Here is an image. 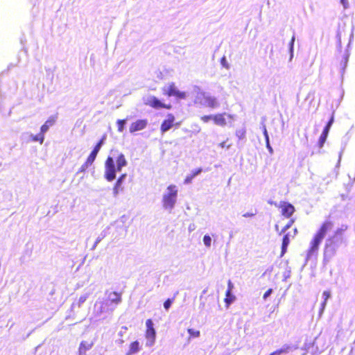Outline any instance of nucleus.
I'll use <instances>...</instances> for the list:
<instances>
[{
  "instance_id": "nucleus-20",
  "label": "nucleus",
  "mask_w": 355,
  "mask_h": 355,
  "mask_svg": "<svg viewBox=\"0 0 355 355\" xmlns=\"http://www.w3.org/2000/svg\"><path fill=\"white\" fill-rule=\"evenodd\" d=\"M187 332L189 334V340L191 338H198L200 335V331L194 329H188Z\"/></svg>"
},
{
  "instance_id": "nucleus-38",
  "label": "nucleus",
  "mask_w": 355,
  "mask_h": 355,
  "mask_svg": "<svg viewBox=\"0 0 355 355\" xmlns=\"http://www.w3.org/2000/svg\"><path fill=\"white\" fill-rule=\"evenodd\" d=\"M101 146H102L101 145L96 144L92 151L94 152V153L98 155Z\"/></svg>"
},
{
  "instance_id": "nucleus-16",
  "label": "nucleus",
  "mask_w": 355,
  "mask_h": 355,
  "mask_svg": "<svg viewBox=\"0 0 355 355\" xmlns=\"http://www.w3.org/2000/svg\"><path fill=\"white\" fill-rule=\"evenodd\" d=\"M139 350V343L138 341L132 342L130 344L128 352H127L128 355H130L132 354H135Z\"/></svg>"
},
{
  "instance_id": "nucleus-23",
  "label": "nucleus",
  "mask_w": 355,
  "mask_h": 355,
  "mask_svg": "<svg viewBox=\"0 0 355 355\" xmlns=\"http://www.w3.org/2000/svg\"><path fill=\"white\" fill-rule=\"evenodd\" d=\"M175 295H174L172 298H168L167 300H166L164 301V307L166 310H168L171 307L172 303L175 300Z\"/></svg>"
},
{
  "instance_id": "nucleus-11",
  "label": "nucleus",
  "mask_w": 355,
  "mask_h": 355,
  "mask_svg": "<svg viewBox=\"0 0 355 355\" xmlns=\"http://www.w3.org/2000/svg\"><path fill=\"white\" fill-rule=\"evenodd\" d=\"M147 125L148 121L146 119H139L130 124L129 130L130 132L142 130L147 126Z\"/></svg>"
},
{
  "instance_id": "nucleus-49",
  "label": "nucleus",
  "mask_w": 355,
  "mask_h": 355,
  "mask_svg": "<svg viewBox=\"0 0 355 355\" xmlns=\"http://www.w3.org/2000/svg\"><path fill=\"white\" fill-rule=\"evenodd\" d=\"M294 41H295V37H293L291 40V42H290V45H291V51L293 50V43H294Z\"/></svg>"
},
{
  "instance_id": "nucleus-14",
  "label": "nucleus",
  "mask_w": 355,
  "mask_h": 355,
  "mask_svg": "<svg viewBox=\"0 0 355 355\" xmlns=\"http://www.w3.org/2000/svg\"><path fill=\"white\" fill-rule=\"evenodd\" d=\"M56 118L55 116H51L49 118L45 123L40 128V132H42L44 135L46 132L48 131L49 128L53 125L55 123Z\"/></svg>"
},
{
  "instance_id": "nucleus-1",
  "label": "nucleus",
  "mask_w": 355,
  "mask_h": 355,
  "mask_svg": "<svg viewBox=\"0 0 355 355\" xmlns=\"http://www.w3.org/2000/svg\"><path fill=\"white\" fill-rule=\"evenodd\" d=\"M111 155H109L105 162V178L112 182L116 178V173L121 171L125 166L128 162L125 155L117 149L110 150Z\"/></svg>"
},
{
  "instance_id": "nucleus-10",
  "label": "nucleus",
  "mask_w": 355,
  "mask_h": 355,
  "mask_svg": "<svg viewBox=\"0 0 355 355\" xmlns=\"http://www.w3.org/2000/svg\"><path fill=\"white\" fill-rule=\"evenodd\" d=\"M147 105L155 109L165 108L167 110H171L172 108V105L170 103H163L155 96H152L147 103Z\"/></svg>"
},
{
  "instance_id": "nucleus-3",
  "label": "nucleus",
  "mask_w": 355,
  "mask_h": 355,
  "mask_svg": "<svg viewBox=\"0 0 355 355\" xmlns=\"http://www.w3.org/2000/svg\"><path fill=\"white\" fill-rule=\"evenodd\" d=\"M347 227H341L337 229L334 234L327 239L324 248V256H332L335 254L337 247L339 243L343 242V232L347 230Z\"/></svg>"
},
{
  "instance_id": "nucleus-26",
  "label": "nucleus",
  "mask_w": 355,
  "mask_h": 355,
  "mask_svg": "<svg viewBox=\"0 0 355 355\" xmlns=\"http://www.w3.org/2000/svg\"><path fill=\"white\" fill-rule=\"evenodd\" d=\"M203 242L207 247H210L211 239L209 235H205L203 237Z\"/></svg>"
},
{
  "instance_id": "nucleus-39",
  "label": "nucleus",
  "mask_w": 355,
  "mask_h": 355,
  "mask_svg": "<svg viewBox=\"0 0 355 355\" xmlns=\"http://www.w3.org/2000/svg\"><path fill=\"white\" fill-rule=\"evenodd\" d=\"M272 288H269L263 294V300H266L267 297L272 293Z\"/></svg>"
},
{
  "instance_id": "nucleus-9",
  "label": "nucleus",
  "mask_w": 355,
  "mask_h": 355,
  "mask_svg": "<svg viewBox=\"0 0 355 355\" xmlns=\"http://www.w3.org/2000/svg\"><path fill=\"white\" fill-rule=\"evenodd\" d=\"M279 207L282 214L286 218H290L295 211L294 206L287 202H281Z\"/></svg>"
},
{
  "instance_id": "nucleus-4",
  "label": "nucleus",
  "mask_w": 355,
  "mask_h": 355,
  "mask_svg": "<svg viewBox=\"0 0 355 355\" xmlns=\"http://www.w3.org/2000/svg\"><path fill=\"white\" fill-rule=\"evenodd\" d=\"M168 193L163 196L162 202L163 206L166 209H172L176 202L178 190L176 187L171 184L167 187Z\"/></svg>"
},
{
  "instance_id": "nucleus-24",
  "label": "nucleus",
  "mask_w": 355,
  "mask_h": 355,
  "mask_svg": "<svg viewBox=\"0 0 355 355\" xmlns=\"http://www.w3.org/2000/svg\"><path fill=\"white\" fill-rule=\"evenodd\" d=\"M126 177V174L125 173H123L122 175H120V177L117 179L116 183H115V185H114V189L115 190H117V189L119 187H120L121 184V182L123 180V179Z\"/></svg>"
},
{
  "instance_id": "nucleus-7",
  "label": "nucleus",
  "mask_w": 355,
  "mask_h": 355,
  "mask_svg": "<svg viewBox=\"0 0 355 355\" xmlns=\"http://www.w3.org/2000/svg\"><path fill=\"white\" fill-rule=\"evenodd\" d=\"M233 116L232 114H227L226 112L217 113L213 114V121L214 123L218 126L224 127L227 125V119L232 120Z\"/></svg>"
},
{
  "instance_id": "nucleus-22",
  "label": "nucleus",
  "mask_w": 355,
  "mask_h": 355,
  "mask_svg": "<svg viewBox=\"0 0 355 355\" xmlns=\"http://www.w3.org/2000/svg\"><path fill=\"white\" fill-rule=\"evenodd\" d=\"M127 119H119L116 121L117 130L119 132H123L125 125L126 123Z\"/></svg>"
},
{
  "instance_id": "nucleus-30",
  "label": "nucleus",
  "mask_w": 355,
  "mask_h": 355,
  "mask_svg": "<svg viewBox=\"0 0 355 355\" xmlns=\"http://www.w3.org/2000/svg\"><path fill=\"white\" fill-rule=\"evenodd\" d=\"M200 120L204 123H207L210 120H213V115H203L200 117Z\"/></svg>"
},
{
  "instance_id": "nucleus-33",
  "label": "nucleus",
  "mask_w": 355,
  "mask_h": 355,
  "mask_svg": "<svg viewBox=\"0 0 355 355\" xmlns=\"http://www.w3.org/2000/svg\"><path fill=\"white\" fill-rule=\"evenodd\" d=\"M220 63H221V64H222L225 68H226V69H229V67H229V64H228V63H227V60H226L225 56H223V57H222V58H221V59H220Z\"/></svg>"
},
{
  "instance_id": "nucleus-21",
  "label": "nucleus",
  "mask_w": 355,
  "mask_h": 355,
  "mask_svg": "<svg viewBox=\"0 0 355 355\" xmlns=\"http://www.w3.org/2000/svg\"><path fill=\"white\" fill-rule=\"evenodd\" d=\"M322 295L324 296V301L321 304V312L323 311V310L326 306L327 301L330 297V295H331L330 292L329 291H324L323 292Z\"/></svg>"
},
{
  "instance_id": "nucleus-45",
  "label": "nucleus",
  "mask_w": 355,
  "mask_h": 355,
  "mask_svg": "<svg viewBox=\"0 0 355 355\" xmlns=\"http://www.w3.org/2000/svg\"><path fill=\"white\" fill-rule=\"evenodd\" d=\"M287 246L282 245V250L280 257H283L287 250Z\"/></svg>"
},
{
  "instance_id": "nucleus-8",
  "label": "nucleus",
  "mask_w": 355,
  "mask_h": 355,
  "mask_svg": "<svg viewBox=\"0 0 355 355\" xmlns=\"http://www.w3.org/2000/svg\"><path fill=\"white\" fill-rule=\"evenodd\" d=\"M164 94L167 96H175L180 99H184L187 97L186 92L179 91L174 83L169 84L168 87L166 90L164 89Z\"/></svg>"
},
{
  "instance_id": "nucleus-18",
  "label": "nucleus",
  "mask_w": 355,
  "mask_h": 355,
  "mask_svg": "<svg viewBox=\"0 0 355 355\" xmlns=\"http://www.w3.org/2000/svg\"><path fill=\"white\" fill-rule=\"evenodd\" d=\"M329 132L327 131V130H323L319 140H318V147L322 148L324 146V144L325 143L327 136H328Z\"/></svg>"
},
{
  "instance_id": "nucleus-40",
  "label": "nucleus",
  "mask_w": 355,
  "mask_h": 355,
  "mask_svg": "<svg viewBox=\"0 0 355 355\" xmlns=\"http://www.w3.org/2000/svg\"><path fill=\"white\" fill-rule=\"evenodd\" d=\"M194 178V177L192 176V175L191 174L190 175H188L187 177H186V178L184 179V182L185 184H189L190 183L192 180Z\"/></svg>"
},
{
  "instance_id": "nucleus-6",
  "label": "nucleus",
  "mask_w": 355,
  "mask_h": 355,
  "mask_svg": "<svg viewBox=\"0 0 355 355\" xmlns=\"http://www.w3.org/2000/svg\"><path fill=\"white\" fill-rule=\"evenodd\" d=\"M146 330L145 332V336L148 340V345L151 346L153 345L155 340L156 332L153 327V322L151 319H148L146 321Z\"/></svg>"
},
{
  "instance_id": "nucleus-17",
  "label": "nucleus",
  "mask_w": 355,
  "mask_h": 355,
  "mask_svg": "<svg viewBox=\"0 0 355 355\" xmlns=\"http://www.w3.org/2000/svg\"><path fill=\"white\" fill-rule=\"evenodd\" d=\"M291 347L289 345H284L281 349H277L273 352L270 353L269 355H281L282 354H286L289 352Z\"/></svg>"
},
{
  "instance_id": "nucleus-31",
  "label": "nucleus",
  "mask_w": 355,
  "mask_h": 355,
  "mask_svg": "<svg viewBox=\"0 0 355 355\" xmlns=\"http://www.w3.org/2000/svg\"><path fill=\"white\" fill-rule=\"evenodd\" d=\"M234 288L233 284L230 280L227 282V290L226 291V295H230V293L232 292V289Z\"/></svg>"
},
{
  "instance_id": "nucleus-13",
  "label": "nucleus",
  "mask_w": 355,
  "mask_h": 355,
  "mask_svg": "<svg viewBox=\"0 0 355 355\" xmlns=\"http://www.w3.org/2000/svg\"><path fill=\"white\" fill-rule=\"evenodd\" d=\"M97 155L94 153V152H91L90 154L88 155L86 161L85 163L81 166L79 171L80 172H85L89 166H91L94 160L96 158Z\"/></svg>"
},
{
  "instance_id": "nucleus-29",
  "label": "nucleus",
  "mask_w": 355,
  "mask_h": 355,
  "mask_svg": "<svg viewBox=\"0 0 355 355\" xmlns=\"http://www.w3.org/2000/svg\"><path fill=\"white\" fill-rule=\"evenodd\" d=\"M87 295H82L79 297L78 300L76 304L78 307L81 306L83 303H84L87 300Z\"/></svg>"
},
{
  "instance_id": "nucleus-42",
  "label": "nucleus",
  "mask_w": 355,
  "mask_h": 355,
  "mask_svg": "<svg viewBox=\"0 0 355 355\" xmlns=\"http://www.w3.org/2000/svg\"><path fill=\"white\" fill-rule=\"evenodd\" d=\"M340 3H342L345 9L348 8L349 3L347 0H340Z\"/></svg>"
},
{
  "instance_id": "nucleus-46",
  "label": "nucleus",
  "mask_w": 355,
  "mask_h": 355,
  "mask_svg": "<svg viewBox=\"0 0 355 355\" xmlns=\"http://www.w3.org/2000/svg\"><path fill=\"white\" fill-rule=\"evenodd\" d=\"M263 135H264V137L266 139V141H268V140H269V136H268V131L266 128H263Z\"/></svg>"
},
{
  "instance_id": "nucleus-25",
  "label": "nucleus",
  "mask_w": 355,
  "mask_h": 355,
  "mask_svg": "<svg viewBox=\"0 0 355 355\" xmlns=\"http://www.w3.org/2000/svg\"><path fill=\"white\" fill-rule=\"evenodd\" d=\"M235 300V297L230 293V295H225V302L226 304V306H229L230 304L233 302Z\"/></svg>"
},
{
  "instance_id": "nucleus-35",
  "label": "nucleus",
  "mask_w": 355,
  "mask_h": 355,
  "mask_svg": "<svg viewBox=\"0 0 355 355\" xmlns=\"http://www.w3.org/2000/svg\"><path fill=\"white\" fill-rule=\"evenodd\" d=\"M89 349V346H87L85 343H81L80 345V352H85Z\"/></svg>"
},
{
  "instance_id": "nucleus-44",
  "label": "nucleus",
  "mask_w": 355,
  "mask_h": 355,
  "mask_svg": "<svg viewBox=\"0 0 355 355\" xmlns=\"http://www.w3.org/2000/svg\"><path fill=\"white\" fill-rule=\"evenodd\" d=\"M202 171V169L201 168H198L195 171H193L192 173H191V175L193 177H196L197 175H198L200 172Z\"/></svg>"
},
{
  "instance_id": "nucleus-28",
  "label": "nucleus",
  "mask_w": 355,
  "mask_h": 355,
  "mask_svg": "<svg viewBox=\"0 0 355 355\" xmlns=\"http://www.w3.org/2000/svg\"><path fill=\"white\" fill-rule=\"evenodd\" d=\"M290 239L288 234H286L283 236L282 245L287 246L289 245Z\"/></svg>"
},
{
  "instance_id": "nucleus-41",
  "label": "nucleus",
  "mask_w": 355,
  "mask_h": 355,
  "mask_svg": "<svg viewBox=\"0 0 355 355\" xmlns=\"http://www.w3.org/2000/svg\"><path fill=\"white\" fill-rule=\"evenodd\" d=\"M219 146L223 148H229L231 144H227L226 141H222L219 144Z\"/></svg>"
},
{
  "instance_id": "nucleus-5",
  "label": "nucleus",
  "mask_w": 355,
  "mask_h": 355,
  "mask_svg": "<svg viewBox=\"0 0 355 355\" xmlns=\"http://www.w3.org/2000/svg\"><path fill=\"white\" fill-rule=\"evenodd\" d=\"M180 122H175V117L173 114H168L166 119L163 120L160 125V132L163 134L168 131L173 126H179Z\"/></svg>"
},
{
  "instance_id": "nucleus-43",
  "label": "nucleus",
  "mask_w": 355,
  "mask_h": 355,
  "mask_svg": "<svg viewBox=\"0 0 355 355\" xmlns=\"http://www.w3.org/2000/svg\"><path fill=\"white\" fill-rule=\"evenodd\" d=\"M256 214V213H250V212H246V213H244L243 214V216L245 217V218H249V217H252L254 216V215Z\"/></svg>"
},
{
  "instance_id": "nucleus-50",
  "label": "nucleus",
  "mask_w": 355,
  "mask_h": 355,
  "mask_svg": "<svg viewBox=\"0 0 355 355\" xmlns=\"http://www.w3.org/2000/svg\"><path fill=\"white\" fill-rule=\"evenodd\" d=\"M294 232H295V234L297 232V230L296 228L294 229Z\"/></svg>"
},
{
  "instance_id": "nucleus-48",
  "label": "nucleus",
  "mask_w": 355,
  "mask_h": 355,
  "mask_svg": "<svg viewBox=\"0 0 355 355\" xmlns=\"http://www.w3.org/2000/svg\"><path fill=\"white\" fill-rule=\"evenodd\" d=\"M105 139V136H103L99 141L97 143L99 145H103V142H104V140Z\"/></svg>"
},
{
  "instance_id": "nucleus-15",
  "label": "nucleus",
  "mask_w": 355,
  "mask_h": 355,
  "mask_svg": "<svg viewBox=\"0 0 355 355\" xmlns=\"http://www.w3.org/2000/svg\"><path fill=\"white\" fill-rule=\"evenodd\" d=\"M109 300L115 304H119L121 301V293L116 291H113L108 295Z\"/></svg>"
},
{
  "instance_id": "nucleus-19",
  "label": "nucleus",
  "mask_w": 355,
  "mask_h": 355,
  "mask_svg": "<svg viewBox=\"0 0 355 355\" xmlns=\"http://www.w3.org/2000/svg\"><path fill=\"white\" fill-rule=\"evenodd\" d=\"M31 140L33 141H38L40 144H42L44 140V135L42 132H40L36 135H31Z\"/></svg>"
},
{
  "instance_id": "nucleus-2",
  "label": "nucleus",
  "mask_w": 355,
  "mask_h": 355,
  "mask_svg": "<svg viewBox=\"0 0 355 355\" xmlns=\"http://www.w3.org/2000/svg\"><path fill=\"white\" fill-rule=\"evenodd\" d=\"M333 227L334 222L330 220H326L322 223L310 241L309 247L306 252L307 259H310L318 254L323 239Z\"/></svg>"
},
{
  "instance_id": "nucleus-34",
  "label": "nucleus",
  "mask_w": 355,
  "mask_h": 355,
  "mask_svg": "<svg viewBox=\"0 0 355 355\" xmlns=\"http://www.w3.org/2000/svg\"><path fill=\"white\" fill-rule=\"evenodd\" d=\"M294 223V219H291L288 223L284 227V228L282 229V232H285L288 229H289L292 225Z\"/></svg>"
},
{
  "instance_id": "nucleus-47",
  "label": "nucleus",
  "mask_w": 355,
  "mask_h": 355,
  "mask_svg": "<svg viewBox=\"0 0 355 355\" xmlns=\"http://www.w3.org/2000/svg\"><path fill=\"white\" fill-rule=\"evenodd\" d=\"M266 147L268 149V150L270 152V153H272V147L270 146V143H269V140H268V141H266Z\"/></svg>"
},
{
  "instance_id": "nucleus-12",
  "label": "nucleus",
  "mask_w": 355,
  "mask_h": 355,
  "mask_svg": "<svg viewBox=\"0 0 355 355\" xmlns=\"http://www.w3.org/2000/svg\"><path fill=\"white\" fill-rule=\"evenodd\" d=\"M202 104L205 107L212 109L216 108L219 105L217 99L215 97L211 96H204Z\"/></svg>"
},
{
  "instance_id": "nucleus-32",
  "label": "nucleus",
  "mask_w": 355,
  "mask_h": 355,
  "mask_svg": "<svg viewBox=\"0 0 355 355\" xmlns=\"http://www.w3.org/2000/svg\"><path fill=\"white\" fill-rule=\"evenodd\" d=\"M333 123H334V116L332 115L331 116L329 121L327 123L326 126L324 127V130H327V131L329 132L330 128Z\"/></svg>"
},
{
  "instance_id": "nucleus-36",
  "label": "nucleus",
  "mask_w": 355,
  "mask_h": 355,
  "mask_svg": "<svg viewBox=\"0 0 355 355\" xmlns=\"http://www.w3.org/2000/svg\"><path fill=\"white\" fill-rule=\"evenodd\" d=\"M101 146H102L101 145L96 144L92 151L94 152V153L98 155Z\"/></svg>"
},
{
  "instance_id": "nucleus-37",
  "label": "nucleus",
  "mask_w": 355,
  "mask_h": 355,
  "mask_svg": "<svg viewBox=\"0 0 355 355\" xmlns=\"http://www.w3.org/2000/svg\"><path fill=\"white\" fill-rule=\"evenodd\" d=\"M101 146H102L101 145L96 144L92 151L94 152V153L98 155Z\"/></svg>"
},
{
  "instance_id": "nucleus-27",
  "label": "nucleus",
  "mask_w": 355,
  "mask_h": 355,
  "mask_svg": "<svg viewBox=\"0 0 355 355\" xmlns=\"http://www.w3.org/2000/svg\"><path fill=\"white\" fill-rule=\"evenodd\" d=\"M236 135L239 137V139H241L244 138L245 135V130L244 129L238 130L236 132Z\"/></svg>"
}]
</instances>
